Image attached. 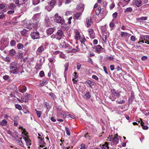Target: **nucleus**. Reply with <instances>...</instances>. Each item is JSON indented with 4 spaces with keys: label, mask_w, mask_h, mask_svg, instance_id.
Here are the masks:
<instances>
[{
    "label": "nucleus",
    "mask_w": 149,
    "mask_h": 149,
    "mask_svg": "<svg viewBox=\"0 0 149 149\" xmlns=\"http://www.w3.org/2000/svg\"><path fill=\"white\" fill-rule=\"evenodd\" d=\"M111 93L109 98L112 101H114L117 99V103L119 104H122L125 102L124 99L126 98V96L121 91H116L114 89H111Z\"/></svg>",
    "instance_id": "obj_1"
},
{
    "label": "nucleus",
    "mask_w": 149,
    "mask_h": 149,
    "mask_svg": "<svg viewBox=\"0 0 149 149\" xmlns=\"http://www.w3.org/2000/svg\"><path fill=\"white\" fill-rule=\"evenodd\" d=\"M12 70L10 72H11L13 74H16L17 72V64L15 62H13L11 63L9 67Z\"/></svg>",
    "instance_id": "obj_2"
},
{
    "label": "nucleus",
    "mask_w": 149,
    "mask_h": 149,
    "mask_svg": "<svg viewBox=\"0 0 149 149\" xmlns=\"http://www.w3.org/2000/svg\"><path fill=\"white\" fill-rule=\"evenodd\" d=\"M54 17V21L56 22L60 23L61 24H63L64 23V20L61 17L58 15V13H56L55 14Z\"/></svg>",
    "instance_id": "obj_3"
},
{
    "label": "nucleus",
    "mask_w": 149,
    "mask_h": 149,
    "mask_svg": "<svg viewBox=\"0 0 149 149\" xmlns=\"http://www.w3.org/2000/svg\"><path fill=\"white\" fill-rule=\"evenodd\" d=\"M139 41L138 42L139 43L141 44V42L143 43H145V42H147L149 41V36H141L139 39Z\"/></svg>",
    "instance_id": "obj_4"
},
{
    "label": "nucleus",
    "mask_w": 149,
    "mask_h": 149,
    "mask_svg": "<svg viewBox=\"0 0 149 149\" xmlns=\"http://www.w3.org/2000/svg\"><path fill=\"white\" fill-rule=\"evenodd\" d=\"M27 134H26L25 135H22V136L23 138L26 143L27 146H28V148H29V146L31 144V141L29 138L28 136L27 135Z\"/></svg>",
    "instance_id": "obj_5"
},
{
    "label": "nucleus",
    "mask_w": 149,
    "mask_h": 149,
    "mask_svg": "<svg viewBox=\"0 0 149 149\" xmlns=\"http://www.w3.org/2000/svg\"><path fill=\"white\" fill-rule=\"evenodd\" d=\"M132 3L133 6H136L138 7H140L142 3L141 0H133Z\"/></svg>",
    "instance_id": "obj_6"
},
{
    "label": "nucleus",
    "mask_w": 149,
    "mask_h": 149,
    "mask_svg": "<svg viewBox=\"0 0 149 149\" xmlns=\"http://www.w3.org/2000/svg\"><path fill=\"white\" fill-rule=\"evenodd\" d=\"M95 52L98 53L104 52V49L100 45L96 46L95 47Z\"/></svg>",
    "instance_id": "obj_7"
},
{
    "label": "nucleus",
    "mask_w": 149,
    "mask_h": 149,
    "mask_svg": "<svg viewBox=\"0 0 149 149\" xmlns=\"http://www.w3.org/2000/svg\"><path fill=\"white\" fill-rule=\"evenodd\" d=\"M31 38L33 39L40 38V34L38 31L31 32Z\"/></svg>",
    "instance_id": "obj_8"
},
{
    "label": "nucleus",
    "mask_w": 149,
    "mask_h": 149,
    "mask_svg": "<svg viewBox=\"0 0 149 149\" xmlns=\"http://www.w3.org/2000/svg\"><path fill=\"white\" fill-rule=\"evenodd\" d=\"M39 139V143L40 144L39 147L38 148L39 149H40V148H39L41 147H44L45 146L46 143L44 141V139H42L41 138H40V137H38Z\"/></svg>",
    "instance_id": "obj_9"
},
{
    "label": "nucleus",
    "mask_w": 149,
    "mask_h": 149,
    "mask_svg": "<svg viewBox=\"0 0 149 149\" xmlns=\"http://www.w3.org/2000/svg\"><path fill=\"white\" fill-rule=\"evenodd\" d=\"M119 136L116 134L114 135L112 139V141L115 144H117L119 143Z\"/></svg>",
    "instance_id": "obj_10"
},
{
    "label": "nucleus",
    "mask_w": 149,
    "mask_h": 149,
    "mask_svg": "<svg viewBox=\"0 0 149 149\" xmlns=\"http://www.w3.org/2000/svg\"><path fill=\"white\" fill-rule=\"evenodd\" d=\"M45 46L44 45H42L39 47L37 49L36 53L38 54L42 53L46 49Z\"/></svg>",
    "instance_id": "obj_11"
},
{
    "label": "nucleus",
    "mask_w": 149,
    "mask_h": 149,
    "mask_svg": "<svg viewBox=\"0 0 149 149\" xmlns=\"http://www.w3.org/2000/svg\"><path fill=\"white\" fill-rule=\"evenodd\" d=\"M63 34V32L60 29L58 30L56 33V35L57 36V40H60L61 38V36Z\"/></svg>",
    "instance_id": "obj_12"
},
{
    "label": "nucleus",
    "mask_w": 149,
    "mask_h": 149,
    "mask_svg": "<svg viewBox=\"0 0 149 149\" xmlns=\"http://www.w3.org/2000/svg\"><path fill=\"white\" fill-rule=\"evenodd\" d=\"M88 31L90 37L92 39L94 38H95V34L93 30L90 29L88 30Z\"/></svg>",
    "instance_id": "obj_13"
},
{
    "label": "nucleus",
    "mask_w": 149,
    "mask_h": 149,
    "mask_svg": "<svg viewBox=\"0 0 149 149\" xmlns=\"http://www.w3.org/2000/svg\"><path fill=\"white\" fill-rule=\"evenodd\" d=\"M86 24L88 27L91 26L92 24V20L91 17H89L86 18Z\"/></svg>",
    "instance_id": "obj_14"
},
{
    "label": "nucleus",
    "mask_w": 149,
    "mask_h": 149,
    "mask_svg": "<svg viewBox=\"0 0 149 149\" xmlns=\"http://www.w3.org/2000/svg\"><path fill=\"white\" fill-rule=\"evenodd\" d=\"M77 9L78 10H80L81 12L82 13L84 9V5L83 3L80 4L77 6Z\"/></svg>",
    "instance_id": "obj_15"
},
{
    "label": "nucleus",
    "mask_w": 149,
    "mask_h": 149,
    "mask_svg": "<svg viewBox=\"0 0 149 149\" xmlns=\"http://www.w3.org/2000/svg\"><path fill=\"white\" fill-rule=\"evenodd\" d=\"M37 24V23L36 24H27L26 26L25 25V27H26L27 29H31L33 28L34 27L36 26Z\"/></svg>",
    "instance_id": "obj_16"
},
{
    "label": "nucleus",
    "mask_w": 149,
    "mask_h": 149,
    "mask_svg": "<svg viewBox=\"0 0 149 149\" xmlns=\"http://www.w3.org/2000/svg\"><path fill=\"white\" fill-rule=\"evenodd\" d=\"M121 36L122 37H129L131 36L130 33L124 32H122L120 33Z\"/></svg>",
    "instance_id": "obj_17"
},
{
    "label": "nucleus",
    "mask_w": 149,
    "mask_h": 149,
    "mask_svg": "<svg viewBox=\"0 0 149 149\" xmlns=\"http://www.w3.org/2000/svg\"><path fill=\"white\" fill-rule=\"evenodd\" d=\"M22 138H18L16 140V143L19 146L23 147L24 146V143L22 142Z\"/></svg>",
    "instance_id": "obj_18"
},
{
    "label": "nucleus",
    "mask_w": 149,
    "mask_h": 149,
    "mask_svg": "<svg viewBox=\"0 0 149 149\" xmlns=\"http://www.w3.org/2000/svg\"><path fill=\"white\" fill-rule=\"evenodd\" d=\"M55 31L54 28H51L48 29L47 30V33L48 34H51Z\"/></svg>",
    "instance_id": "obj_19"
},
{
    "label": "nucleus",
    "mask_w": 149,
    "mask_h": 149,
    "mask_svg": "<svg viewBox=\"0 0 149 149\" xmlns=\"http://www.w3.org/2000/svg\"><path fill=\"white\" fill-rule=\"evenodd\" d=\"M60 45L62 47H70L64 40H62L61 41Z\"/></svg>",
    "instance_id": "obj_20"
},
{
    "label": "nucleus",
    "mask_w": 149,
    "mask_h": 149,
    "mask_svg": "<svg viewBox=\"0 0 149 149\" xmlns=\"http://www.w3.org/2000/svg\"><path fill=\"white\" fill-rule=\"evenodd\" d=\"M27 88L25 86H23L22 87H20L19 89V91L22 93H24L26 91Z\"/></svg>",
    "instance_id": "obj_21"
},
{
    "label": "nucleus",
    "mask_w": 149,
    "mask_h": 149,
    "mask_svg": "<svg viewBox=\"0 0 149 149\" xmlns=\"http://www.w3.org/2000/svg\"><path fill=\"white\" fill-rule=\"evenodd\" d=\"M28 31L26 29H24L21 31L20 33L21 34L24 36H26L27 35Z\"/></svg>",
    "instance_id": "obj_22"
},
{
    "label": "nucleus",
    "mask_w": 149,
    "mask_h": 149,
    "mask_svg": "<svg viewBox=\"0 0 149 149\" xmlns=\"http://www.w3.org/2000/svg\"><path fill=\"white\" fill-rule=\"evenodd\" d=\"M56 1L57 0H51L49 3L50 6L53 8L56 2Z\"/></svg>",
    "instance_id": "obj_23"
},
{
    "label": "nucleus",
    "mask_w": 149,
    "mask_h": 149,
    "mask_svg": "<svg viewBox=\"0 0 149 149\" xmlns=\"http://www.w3.org/2000/svg\"><path fill=\"white\" fill-rule=\"evenodd\" d=\"M47 80L46 79H44L42 80V82H40V84L41 86H42L44 85H46L47 84Z\"/></svg>",
    "instance_id": "obj_24"
},
{
    "label": "nucleus",
    "mask_w": 149,
    "mask_h": 149,
    "mask_svg": "<svg viewBox=\"0 0 149 149\" xmlns=\"http://www.w3.org/2000/svg\"><path fill=\"white\" fill-rule=\"evenodd\" d=\"M7 123V121L5 119H4L0 122V125L2 126H6Z\"/></svg>",
    "instance_id": "obj_25"
},
{
    "label": "nucleus",
    "mask_w": 149,
    "mask_h": 149,
    "mask_svg": "<svg viewBox=\"0 0 149 149\" xmlns=\"http://www.w3.org/2000/svg\"><path fill=\"white\" fill-rule=\"evenodd\" d=\"M147 17H142L139 18H137L136 19L137 21L142 20L145 21L147 19Z\"/></svg>",
    "instance_id": "obj_26"
},
{
    "label": "nucleus",
    "mask_w": 149,
    "mask_h": 149,
    "mask_svg": "<svg viewBox=\"0 0 149 149\" xmlns=\"http://www.w3.org/2000/svg\"><path fill=\"white\" fill-rule=\"evenodd\" d=\"M19 128L22 130L21 131L22 135H25L26 134H27V133L26 131L24 129L22 126H19Z\"/></svg>",
    "instance_id": "obj_27"
},
{
    "label": "nucleus",
    "mask_w": 149,
    "mask_h": 149,
    "mask_svg": "<svg viewBox=\"0 0 149 149\" xmlns=\"http://www.w3.org/2000/svg\"><path fill=\"white\" fill-rule=\"evenodd\" d=\"M80 34L79 32L77 31L76 32L75 38L76 40H78L80 38Z\"/></svg>",
    "instance_id": "obj_28"
},
{
    "label": "nucleus",
    "mask_w": 149,
    "mask_h": 149,
    "mask_svg": "<svg viewBox=\"0 0 149 149\" xmlns=\"http://www.w3.org/2000/svg\"><path fill=\"white\" fill-rule=\"evenodd\" d=\"M10 54L11 56H14L16 54V52L14 49H12L10 50Z\"/></svg>",
    "instance_id": "obj_29"
},
{
    "label": "nucleus",
    "mask_w": 149,
    "mask_h": 149,
    "mask_svg": "<svg viewBox=\"0 0 149 149\" xmlns=\"http://www.w3.org/2000/svg\"><path fill=\"white\" fill-rule=\"evenodd\" d=\"M102 149H108L109 146L107 143H105L104 145H102Z\"/></svg>",
    "instance_id": "obj_30"
},
{
    "label": "nucleus",
    "mask_w": 149,
    "mask_h": 149,
    "mask_svg": "<svg viewBox=\"0 0 149 149\" xmlns=\"http://www.w3.org/2000/svg\"><path fill=\"white\" fill-rule=\"evenodd\" d=\"M85 98L86 99L88 100L91 97V95L88 92L85 95H84Z\"/></svg>",
    "instance_id": "obj_31"
},
{
    "label": "nucleus",
    "mask_w": 149,
    "mask_h": 149,
    "mask_svg": "<svg viewBox=\"0 0 149 149\" xmlns=\"http://www.w3.org/2000/svg\"><path fill=\"white\" fill-rule=\"evenodd\" d=\"M132 10V9L131 7L127 8L124 11V13H126L128 12H131Z\"/></svg>",
    "instance_id": "obj_32"
},
{
    "label": "nucleus",
    "mask_w": 149,
    "mask_h": 149,
    "mask_svg": "<svg viewBox=\"0 0 149 149\" xmlns=\"http://www.w3.org/2000/svg\"><path fill=\"white\" fill-rule=\"evenodd\" d=\"M17 47L18 49H20L23 48L24 46L21 43H19L17 44Z\"/></svg>",
    "instance_id": "obj_33"
},
{
    "label": "nucleus",
    "mask_w": 149,
    "mask_h": 149,
    "mask_svg": "<svg viewBox=\"0 0 149 149\" xmlns=\"http://www.w3.org/2000/svg\"><path fill=\"white\" fill-rule=\"evenodd\" d=\"M15 4L13 3H11L9 6V9L13 10L15 8Z\"/></svg>",
    "instance_id": "obj_34"
},
{
    "label": "nucleus",
    "mask_w": 149,
    "mask_h": 149,
    "mask_svg": "<svg viewBox=\"0 0 149 149\" xmlns=\"http://www.w3.org/2000/svg\"><path fill=\"white\" fill-rule=\"evenodd\" d=\"M82 13L80 12L79 13H76L75 15V17L77 19H78L79 18V17H80V16L81 15Z\"/></svg>",
    "instance_id": "obj_35"
},
{
    "label": "nucleus",
    "mask_w": 149,
    "mask_h": 149,
    "mask_svg": "<svg viewBox=\"0 0 149 149\" xmlns=\"http://www.w3.org/2000/svg\"><path fill=\"white\" fill-rule=\"evenodd\" d=\"M61 114L62 116V117L63 118H65L67 116L66 113L65 111H62Z\"/></svg>",
    "instance_id": "obj_36"
},
{
    "label": "nucleus",
    "mask_w": 149,
    "mask_h": 149,
    "mask_svg": "<svg viewBox=\"0 0 149 149\" xmlns=\"http://www.w3.org/2000/svg\"><path fill=\"white\" fill-rule=\"evenodd\" d=\"M35 111L38 117V118H40L41 116V115L42 113L41 111H38L36 109H35Z\"/></svg>",
    "instance_id": "obj_37"
},
{
    "label": "nucleus",
    "mask_w": 149,
    "mask_h": 149,
    "mask_svg": "<svg viewBox=\"0 0 149 149\" xmlns=\"http://www.w3.org/2000/svg\"><path fill=\"white\" fill-rule=\"evenodd\" d=\"M86 83L87 84H88L89 85L90 87H91L93 85V82L90 80L87 81H86Z\"/></svg>",
    "instance_id": "obj_38"
},
{
    "label": "nucleus",
    "mask_w": 149,
    "mask_h": 149,
    "mask_svg": "<svg viewBox=\"0 0 149 149\" xmlns=\"http://www.w3.org/2000/svg\"><path fill=\"white\" fill-rule=\"evenodd\" d=\"M65 70L64 74H65L66 75L67 73V72L68 70V65L67 64H66L65 65Z\"/></svg>",
    "instance_id": "obj_39"
},
{
    "label": "nucleus",
    "mask_w": 149,
    "mask_h": 149,
    "mask_svg": "<svg viewBox=\"0 0 149 149\" xmlns=\"http://www.w3.org/2000/svg\"><path fill=\"white\" fill-rule=\"evenodd\" d=\"M31 96V95L27 93H26L24 94V97L28 99V101L29 99L30 98Z\"/></svg>",
    "instance_id": "obj_40"
},
{
    "label": "nucleus",
    "mask_w": 149,
    "mask_h": 149,
    "mask_svg": "<svg viewBox=\"0 0 149 149\" xmlns=\"http://www.w3.org/2000/svg\"><path fill=\"white\" fill-rule=\"evenodd\" d=\"M65 130L66 131V134L68 135H70V133L69 129L68 127H65Z\"/></svg>",
    "instance_id": "obj_41"
},
{
    "label": "nucleus",
    "mask_w": 149,
    "mask_h": 149,
    "mask_svg": "<svg viewBox=\"0 0 149 149\" xmlns=\"http://www.w3.org/2000/svg\"><path fill=\"white\" fill-rule=\"evenodd\" d=\"M49 95L52 97L53 99H54L56 98V96L54 93H51L49 94Z\"/></svg>",
    "instance_id": "obj_42"
},
{
    "label": "nucleus",
    "mask_w": 149,
    "mask_h": 149,
    "mask_svg": "<svg viewBox=\"0 0 149 149\" xmlns=\"http://www.w3.org/2000/svg\"><path fill=\"white\" fill-rule=\"evenodd\" d=\"M4 60L7 62H10V59L9 57H6L3 58Z\"/></svg>",
    "instance_id": "obj_43"
},
{
    "label": "nucleus",
    "mask_w": 149,
    "mask_h": 149,
    "mask_svg": "<svg viewBox=\"0 0 149 149\" xmlns=\"http://www.w3.org/2000/svg\"><path fill=\"white\" fill-rule=\"evenodd\" d=\"M16 43V42L13 40H12L10 42V45L12 46H13L15 45Z\"/></svg>",
    "instance_id": "obj_44"
},
{
    "label": "nucleus",
    "mask_w": 149,
    "mask_h": 149,
    "mask_svg": "<svg viewBox=\"0 0 149 149\" xmlns=\"http://www.w3.org/2000/svg\"><path fill=\"white\" fill-rule=\"evenodd\" d=\"M109 26L111 29H113L115 26L114 24L112 22H111L109 24Z\"/></svg>",
    "instance_id": "obj_45"
},
{
    "label": "nucleus",
    "mask_w": 149,
    "mask_h": 149,
    "mask_svg": "<svg viewBox=\"0 0 149 149\" xmlns=\"http://www.w3.org/2000/svg\"><path fill=\"white\" fill-rule=\"evenodd\" d=\"M52 8L53 7H52L49 6H46L45 7V8L46 9H47L49 11H50L52 10Z\"/></svg>",
    "instance_id": "obj_46"
},
{
    "label": "nucleus",
    "mask_w": 149,
    "mask_h": 149,
    "mask_svg": "<svg viewBox=\"0 0 149 149\" xmlns=\"http://www.w3.org/2000/svg\"><path fill=\"white\" fill-rule=\"evenodd\" d=\"M15 106L16 108L17 109H19V110H21L22 109V107L20 105H19L18 104H16L15 105Z\"/></svg>",
    "instance_id": "obj_47"
},
{
    "label": "nucleus",
    "mask_w": 149,
    "mask_h": 149,
    "mask_svg": "<svg viewBox=\"0 0 149 149\" xmlns=\"http://www.w3.org/2000/svg\"><path fill=\"white\" fill-rule=\"evenodd\" d=\"M59 56L61 58L65 59L66 58L65 56L62 52L60 54Z\"/></svg>",
    "instance_id": "obj_48"
},
{
    "label": "nucleus",
    "mask_w": 149,
    "mask_h": 149,
    "mask_svg": "<svg viewBox=\"0 0 149 149\" xmlns=\"http://www.w3.org/2000/svg\"><path fill=\"white\" fill-rule=\"evenodd\" d=\"M8 134H10L12 136L14 137V136L13 134V132H12L10 130H8L7 131Z\"/></svg>",
    "instance_id": "obj_49"
},
{
    "label": "nucleus",
    "mask_w": 149,
    "mask_h": 149,
    "mask_svg": "<svg viewBox=\"0 0 149 149\" xmlns=\"http://www.w3.org/2000/svg\"><path fill=\"white\" fill-rule=\"evenodd\" d=\"M5 7V5L3 3L0 4V9L2 10Z\"/></svg>",
    "instance_id": "obj_50"
},
{
    "label": "nucleus",
    "mask_w": 149,
    "mask_h": 149,
    "mask_svg": "<svg viewBox=\"0 0 149 149\" xmlns=\"http://www.w3.org/2000/svg\"><path fill=\"white\" fill-rule=\"evenodd\" d=\"M21 99H22V102H28V99H26V98L24 97H21Z\"/></svg>",
    "instance_id": "obj_51"
},
{
    "label": "nucleus",
    "mask_w": 149,
    "mask_h": 149,
    "mask_svg": "<svg viewBox=\"0 0 149 149\" xmlns=\"http://www.w3.org/2000/svg\"><path fill=\"white\" fill-rule=\"evenodd\" d=\"M15 12V11L14 10H9L8 11L7 13L9 15H11L13 14Z\"/></svg>",
    "instance_id": "obj_52"
},
{
    "label": "nucleus",
    "mask_w": 149,
    "mask_h": 149,
    "mask_svg": "<svg viewBox=\"0 0 149 149\" xmlns=\"http://www.w3.org/2000/svg\"><path fill=\"white\" fill-rule=\"evenodd\" d=\"M79 39V40L82 43L84 42L85 38L84 37H80V38Z\"/></svg>",
    "instance_id": "obj_53"
},
{
    "label": "nucleus",
    "mask_w": 149,
    "mask_h": 149,
    "mask_svg": "<svg viewBox=\"0 0 149 149\" xmlns=\"http://www.w3.org/2000/svg\"><path fill=\"white\" fill-rule=\"evenodd\" d=\"M113 136L112 135H109L108 137V141H112V139L113 138Z\"/></svg>",
    "instance_id": "obj_54"
},
{
    "label": "nucleus",
    "mask_w": 149,
    "mask_h": 149,
    "mask_svg": "<svg viewBox=\"0 0 149 149\" xmlns=\"http://www.w3.org/2000/svg\"><path fill=\"white\" fill-rule=\"evenodd\" d=\"M88 62L90 63L92 65H93V62L92 60V59L90 58H89L88 59Z\"/></svg>",
    "instance_id": "obj_55"
},
{
    "label": "nucleus",
    "mask_w": 149,
    "mask_h": 149,
    "mask_svg": "<svg viewBox=\"0 0 149 149\" xmlns=\"http://www.w3.org/2000/svg\"><path fill=\"white\" fill-rule=\"evenodd\" d=\"M92 78L96 80H97L99 79L98 77L96 75H95L92 76Z\"/></svg>",
    "instance_id": "obj_56"
},
{
    "label": "nucleus",
    "mask_w": 149,
    "mask_h": 149,
    "mask_svg": "<svg viewBox=\"0 0 149 149\" xmlns=\"http://www.w3.org/2000/svg\"><path fill=\"white\" fill-rule=\"evenodd\" d=\"M73 76H74L73 79H77L78 78V75H77V73L76 72H74L73 74Z\"/></svg>",
    "instance_id": "obj_57"
},
{
    "label": "nucleus",
    "mask_w": 149,
    "mask_h": 149,
    "mask_svg": "<svg viewBox=\"0 0 149 149\" xmlns=\"http://www.w3.org/2000/svg\"><path fill=\"white\" fill-rule=\"evenodd\" d=\"M135 39L136 37L135 36H132L131 37L130 39L133 42L135 40Z\"/></svg>",
    "instance_id": "obj_58"
},
{
    "label": "nucleus",
    "mask_w": 149,
    "mask_h": 149,
    "mask_svg": "<svg viewBox=\"0 0 149 149\" xmlns=\"http://www.w3.org/2000/svg\"><path fill=\"white\" fill-rule=\"evenodd\" d=\"M49 62L51 63L54 62L56 61V60L54 58H49L48 59Z\"/></svg>",
    "instance_id": "obj_59"
},
{
    "label": "nucleus",
    "mask_w": 149,
    "mask_h": 149,
    "mask_svg": "<svg viewBox=\"0 0 149 149\" xmlns=\"http://www.w3.org/2000/svg\"><path fill=\"white\" fill-rule=\"evenodd\" d=\"M81 67V65L79 63H77V68L78 70H79Z\"/></svg>",
    "instance_id": "obj_60"
},
{
    "label": "nucleus",
    "mask_w": 149,
    "mask_h": 149,
    "mask_svg": "<svg viewBox=\"0 0 149 149\" xmlns=\"http://www.w3.org/2000/svg\"><path fill=\"white\" fill-rule=\"evenodd\" d=\"M40 75L41 77H43L44 75V73L43 71H41L40 73Z\"/></svg>",
    "instance_id": "obj_61"
},
{
    "label": "nucleus",
    "mask_w": 149,
    "mask_h": 149,
    "mask_svg": "<svg viewBox=\"0 0 149 149\" xmlns=\"http://www.w3.org/2000/svg\"><path fill=\"white\" fill-rule=\"evenodd\" d=\"M72 14V12L71 11H67L65 15L67 16L69 15Z\"/></svg>",
    "instance_id": "obj_62"
},
{
    "label": "nucleus",
    "mask_w": 149,
    "mask_h": 149,
    "mask_svg": "<svg viewBox=\"0 0 149 149\" xmlns=\"http://www.w3.org/2000/svg\"><path fill=\"white\" fill-rule=\"evenodd\" d=\"M85 145L84 144H82L81 145L80 149H85Z\"/></svg>",
    "instance_id": "obj_63"
},
{
    "label": "nucleus",
    "mask_w": 149,
    "mask_h": 149,
    "mask_svg": "<svg viewBox=\"0 0 149 149\" xmlns=\"http://www.w3.org/2000/svg\"><path fill=\"white\" fill-rule=\"evenodd\" d=\"M5 16V15L3 13H2L1 15H0V19H2L4 18Z\"/></svg>",
    "instance_id": "obj_64"
}]
</instances>
